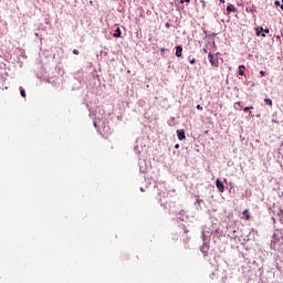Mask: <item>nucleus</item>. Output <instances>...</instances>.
Listing matches in <instances>:
<instances>
[{"label":"nucleus","mask_w":283,"mask_h":283,"mask_svg":"<svg viewBox=\"0 0 283 283\" xmlns=\"http://www.w3.org/2000/svg\"><path fill=\"white\" fill-rule=\"evenodd\" d=\"M265 74H266V73H265L264 71H260V75H261V76H265Z\"/></svg>","instance_id":"obj_18"},{"label":"nucleus","mask_w":283,"mask_h":283,"mask_svg":"<svg viewBox=\"0 0 283 283\" xmlns=\"http://www.w3.org/2000/svg\"><path fill=\"white\" fill-rule=\"evenodd\" d=\"M73 54L78 55V50L74 49Z\"/></svg>","instance_id":"obj_17"},{"label":"nucleus","mask_w":283,"mask_h":283,"mask_svg":"<svg viewBox=\"0 0 283 283\" xmlns=\"http://www.w3.org/2000/svg\"><path fill=\"white\" fill-rule=\"evenodd\" d=\"M217 189L220 191V193H224V184L220 181V179L216 180Z\"/></svg>","instance_id":"obj_2"},{"label":"nucleus","mask_w":283,"mask_h":283,"mask_svg":"<svg viewBox=\"0 0 283 283\" xmlns=\"http://www.w3.org/2000/svg\"><path fill=\"white\" fill-rule=\"evenodd\" d=\"M227 12L228 14H231V12H238V9L235 8V6L230 4L227 7Z\"/></svg>","instance_id":"obj_5"},{"label":"nucleus","mask_w":283,"mask_h":283,"mask_svg":"<svg viewBox=\"0 0 283 283\" xmlns=\"http://www.w3.org/2000/svg\"><path fill=\"white\" fill-rule=\"evenodd\" d=\"M190 64H191V65L196 64V59H195V57H192V59L190 60Z\"/></svg>","instance_id":"obj_15"},{"label":"nucleus","mask_w":283,"mask_h":283,"mask_svg":"<svg viewBox=\"0 0 283 283\" xmlns=\"http://www.w3.org/2000/svg\"><path fill=\"white\" fill-rule=\"evenodd\" d=\"M235 105H238L239 107H242V104L240 102H238Z\"/></svg>","instance_id":"obj_21"},{"label":"nucleus","mask_w":283,"mask_h":283,"mask_svg":"<svg viewBox=\"0 0 283 283\" xmlns=\"http://www.w3.org/2000/svg\"><path fill=\"white\" fill-rule=\"evenodd\" d=\"M208 61L212 65V67H219L220 65V59L218 57V54L209 53Z\"/></svg>","instance_id":"obj_1"},{"label":"nucleus","mask_w":283,"mask_h":283,"mask_svg":"<svg viewBox=\"0 0 283 283\" xmlns=\"http://www.w3.org/2000/svg\"><path fill=\"white\" fill-rule=\"evenodd\" d=\"M197 109L202 111V107L200 106V104L197 105Z\"/></svg>","instance_id":"obj_19"},{"label":"nucleus","mask_w":283,"mask_h":283,"mask_svg":"<svg viewBox=\"0 0 283 283\" xmlns=\"http://www.w3.org/2000/svg\"><path fill=\"white\" fill-rule=\"evenodd\" d=\"M247 70V67L244 65H240L239 66V76H244V71Z\"/></svg>","instance_id":"obj_7"},{"label":"nucleus","mask_w":283,"mask_h":283,"mask_svg":"<svg viewBox=\"0 0 283 283\" xmlns=\"http://www.w3.org/2000/svg\"><path fill=\"white\" fill-rule=\"evenodd\" d=\"M255 32H256V36H260V34H262V32H264V28L258 27V28H255Z\"/></svg>","instance_id":"obj_9"},{"label":"nucleus","mask_w":283,"mask_h":283,"mask_svg":"<svg viewBox=\"0 0 283 283\" xmlns=\"http://www.w3.org/2000/svg\"><path fill=\"white\" fill-rule=\"evenodd\" d=\"M242 216L244 217L245 220H251V216L249 214V209H245V210L242 212Z\"/></svg>","instance_id":"obj_8"},{"label":"nucleus","mask_w":283,"mask_h":283,"mask_svg":"<svg viewBox=\"0 0 283 283\" xmlns=\"http://www.w3.org/2000/svg\"><path fill=\"white\" fill-rule=\"evenodd\" d=\"M203 52H206V53H207V49H203Z\"/></svg>","instance_id":"obj_26"},{"label":"nucleus","mask_w":283,"mask_h":283,"mask_svg":"<svg viewBox=\"0 0 283 283\" xmlns=\"http://www.w3.org/2000/svg\"><path fill=\"white\" fill-rule=\"evenodd\" d=\"M263 32H265V34H269L271 31L269 29H263Z\"/></svg>","instance_id":"obj_16"},{"label":"nucleus","mask_w":283,"mask_h":283,"mask_svg":"<svg viewBox=\"0 0 283 283\" xmlns=\"http://www.w3.org/2000/svg\"><path fill=\"white\" fill-rule=\"evenodd\" d=\"M264 103L268 104L270 107H273V101L271 98H265Z\"/></svg>","instance_id":"obj_10"},{"label":"nucleus","mask_w":283,"mask_h":283,"mask_svg":"<svg viewBox=\"0 0 283 283\" xmlns=\"http://www.w3.org/2000/svg\"><path fill=\"white\" fill-rule=\"evenodd\" d=\"M179 3H191V0H179Z\"/></svg>","instance_id":"obj_14"},{"label":"nucleus","mask_w":283,"mask_h":283,"mask_svg":"<svg viewBox=\"0 0 283 283\" xmlns=\"http://www.w3.org/2000/svg\"><path fill=\"white\" fill-rule=\"evenodd\" d=\"M166 28H171V24H169L168 22L165 24Z\"/></svg>","instance_id":"obj_20"},{"label":"nucleus","mask_w":283,"mask_h":283,"mask_svg":"<svg viewBox=\"0 0 283 283\" xmlns=\"http://www.w3.org/2000/svg\"><path fill=\"white\" fill-rule=\"evenodd\" d=\"M220 1V3H224L226 1L224 0H219Z\"/></svg>","instance_id":"obj_23"},{"label":"nucleus","mask_w":283,"mask_h":283,"mask_svg":"<svg viewBox=\"0 0 283 283\" xmlns=\"http://www.w3.org/2000/svg\"><path fill=\"white\" fill-rule=\"evenodd\" d=\"M122 34H123V32L120 31V28H117V29L115 30V33L113 34V36H114L115 39H120Z\"/></svg>","instance_id":"obj_6"},{"label":"nucleus","mask_w":283,"mask_h":283,"mask_svg":"<svg viewBox=\"0 0 283 283\" xmlns=\"http://www.w3.org/2000/svg\"><path fill=\"white\" fill-rule=\"evenodd\" d=\"M177 136L179 140H185V138H187V136L185 135V129H178Z\"/></svg>","instance_id":"obj_3"},{"label":"nucleus","mask_w":283,"mask_h":283,"mask_svg":"<svg viewBox=\"0 0 283 283\" xmlns=\"http://www.w3.org/2000/svg\"><path fill=\"white\" fill-rule=\"evenodd\" d=\"M200 3L202 4V8L206 9L207 8V1L201 0Z\"/></svg>","instance_id":"obj_12"},{"label":"nucleus","mask_w":283,"mask_h":283,"mask_svg":"<svg viewBox=\"0 0 283 283\" xmlns=\"http://www.w3.org/2000/svg\"><path fill=\"white\" fill-rule=\"evenodd\" d=\"M160 52H165V49H160Z\"/></svg>","instance_id":"obj_24"},{"label":"nucleus","mask_w":283,"mask_h":283,"mask_svg":"<svg viewBox=\"0 0 283 283\" xmlns=\"http://www.w3.org/2000/svg\"><path fill=\"white\" fill-rule=\"evenodd\" d=\"M175 54L178 59H180V56H182V45H177L176 46V53Z\"/></svg>","instance_id":"obj_4"},{"label":"nucleus","mask_w":283,"mask_h":283,"mask_svg":"<svg viewBox=\"0 0 283 283\" xmlns=\"http://www.w3.org/2000/svg\"><path fill=\"white\" fill-rule=\"evenodd\" d=\"M179 148H180V145L177 144V145L175 146V149H179Z\"/></svg>","instance_id":"obj_22"},{"label":"nucleus","mask_w":283,"mask_h":283,"mask_svg":"<svg viewBox=\"0 0 283 283\" xmlns=\"http://www.w3.org/2000/svg\"><path fill=\"white\" fill-rule=\"evenodd\" d=\"M20 94H21V96H22L23 98H25V90L20 88Z\"/></svg>","instance_id":"obj_11"},{"label":"nucleus","mask_w":283,"mask_h":283,"mask_svg":"<svg viewBox=\"0 0 283 283\" xmlns=\"http://www.w3.org/2000/svg\"><path fill=\"white\" fill-rule=\"evenodd\" d=\"M261 36H266V35L264 33H262Z\"/></svg>","instance_id":"obj_25"},{"label":"nucleus","mask_w":283,"mask_h":283,"mask_svg":"<svg viewBox=\"0 0 283 283\" xmlns=\"http://www.w3.org/2000/svg\"><path fill=\"white\" fill-rule=\"evenodd\" d=\"M250 109H253V106H247L243 108V112H249Z\"/></svg>","instance_id":"obj_13"}]
</instances>
